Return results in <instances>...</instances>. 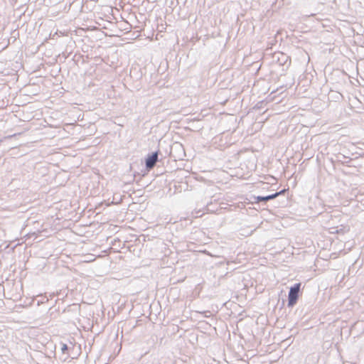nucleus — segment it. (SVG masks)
Instances as JSON below:
<instances>
[{
    "label": "nucleus",
    "instance_id": "obj_1",
    "mask_svg": "<svg viewBox=\"0 0 364 364\" xmlns=\"http://www.w3.org/2000/svg\"><path fill=\"white\" fill-rule=\"evenodd\" d=\"M301 284H296L294 287H291L288 295V306H293L296 304L300 291Z\"/></svg>",
    "mask_w": 364,
    "mask_h": 364
},
{
    "label": "nucleus",
    "instance_id": "obj_2",
    "mask_svg": "<svg viewBox=\"0 0 364 364\" xmlns=\"http://www.w3.org/2000/svg\"><path fill=\"white\" fill-rule=\"evenodd\" d=\"M158 160V153L155 152L149 156L146 160V166L147 168H152Z\"/></svg>",
    "mask_w": 364,
    "mask_h": 364
},
{
    "label": "nucleus",
    "instance_id": "obj_3",
    "mask_svg": "<svg viewBox=\"0 0 364 364\" xmlns=\"http://www.w3.org/2000/svg\"><path fill=\"white\" fill-rule=\"evenodd\" d=\"M285 191H286V190H282V191H279L278 193H276L274 194L269 195V196H265V197L257 196V198H256L257 199V202L267 201V200H271V199H274L276 197H277L278 196L283 194Z\"/></svg>",
    "mask_w": 364,
    "mask_h": 364
},
{
    "label": "nucleus",
    "instance_id": "obj_4",
    "mask_svg": "<svg viewBox=\"0 0 364 364\" xmlns=\"http://www.w3.org/2000/svg\"><path fill=\"white\" fill-rule=\"evenodd\" d=\"M61 349H62V351H63V352H65V351L68 349V346H67L66 344H63V345L62 346Z\"/></svg>",
    "mask_w": 364,
    "mask_h": 364
}]
</instances>
